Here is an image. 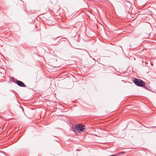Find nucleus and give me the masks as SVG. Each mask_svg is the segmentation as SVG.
<instances>
[{
	"mask_svg": "<svg viewBox=\"0 0 156 156\" xmlns=\"http://www.w3.org/2000/svg\"><path fill=\"white\" fill-rule=\"evenodd\" d=\"M85 129L83 127L82 125L80 124H77L75 125V127L73 130L74 132H76V131L81 132L83 131Z\"/></svg>",
	"mask_w": 156,
	"mask_h": 156,
	"instance_id": "f257e3e1",
	"label": "nucleus"
},
{
	"mask_svg": "<svg viewBox=\"0 0 156 156\" xmlns=\"http://www.w3.org/2000/svg\"><path fill=\"white\" fill-rule=\"evenodd\" d=\"M134 83L138 86L141 87L144 85V83L142 80L137 79H135L133 80Z\"/></svg>",
	"mask_w": 156,
	"mask_h": 156,
	"instance_id": "f03ea898",
	"label": "nucleus"
},
{
	"mask_svg": "<svg viewBox=\"0 0 156 156\" xmlns=\"http://www.w3.org/2000/svg\"><path fill=\"white\" fill-rule=\"evenodd\" d=\"M16 84L19 86L22 87H26L25 84L22 82L19 81L17 80L16 81Z\"/></svg>",
	"mask_w": 156,
	"mask_h": 156,
	"instance_id": "7ed1b4c3",
	"label": "nucleus"
}]
</instances>
